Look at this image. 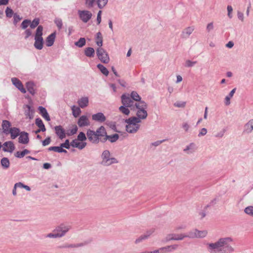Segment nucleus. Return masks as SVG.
Masks as SVG:
<instances>
[{"mask_svg": "<svg viewBox=\"0 0 253 253\" xmlns=\"http://www.w3.org/2000/svg\"><path fill=\"white\" fill-rule=\"evenodd\" d=\"M233 239L231 237L219 238L213 243H207V251L210 253H234L235 249L232 246Z\"/></svg>", "mask_w": 253, "mask_h": 253, "instance_id": "1", "label": "nucleus"}, {"mask_svg": "<svg viewBox=\"0 0 253 253\" xmlns=\"http://www.w3.org/2000/svg\"><path fill=\"white\" fill-rule=\"evenodd\" d=\"M135 117H131L126 119L125 122L127 124L126 126V130L129 133H136L140 128V123Z\"/></svg>", "mask_w": 253, "mask_h": 253, "instance_id": "2", "label": "nucleus"}, {"mask_svg": "<svg viewBox=\"0 0 253 253\" xmlns=\"http://www.w3.org/2000/svg\"><path fill=\"white\" fill-rule=\"evenodd\" d=\"M43 29L42 26L39 25L36 29L35 35V42L34 45L35 48L39 50H41L43 48L44 42L42 38Z\"/></svg>", "mask_w": 253, "mask_h": 253, "instance_id": "3", "label": "nucleus"}, {"mask_svg": "<svg viewBox=\"0 0 253 253\" xmlns=\"http://www.w3.org/2000/svg\"><path fill=\"white\" fill-rule=\"evenodd\" d=\"M111 154L109 150H106L103 151L101 155V158L102 161L101 164L104 166H109L114 164H117L119 163L118 161L114 157H110Z\"/></svg>", "mask_w": 253, "mask_h": 253, "instance_id": "4", "label": "nucleus"}, {"mask_svg": "<svg viewBox=\"0 0 253 253\" xmlns=\"http://www.w3.org/2000/svg\"><path fill=\"white\" fill-rule=\"evenodd\" d=\"M96 54L98 59L103 63H108L110 58L106 50L102 47H98L96 49Z\"/></svg>", "mask_w": 253, "mask_h": 253, "instance_id": "5", "label": "nucleus"}, {"mask_svg": "<svg viewBox=\"0 0 253 253\" xmlns=\"http://www.w3.org/2000/svg\"><path fill=\"white\" fill-rule=\"evenodd\" d=\"M71 229V226L67 225L64 224H61L56 227L54 232L57 233L59 236V237L61 238L65 235L66 233Z\"/></svg>", "mask_w": 253, "mask_h": 253, "instance_id": "6", "label": "nucleus"}, {"mask_svg": "<svg viewBox=\"0 0 253 253\" xmlns=\"http://www.w3.org/2000/svg\"><path fill=\"white\" fill-rule=\"evenodd\" d=\"M78 13L80 19L85 23H87L91 18L92 16L91 12L85 10H79L78 11Z\"/></svg>", "mask_w": 253, "mask_h": 253, "instance_id": "7", "label": "nucleus"}, {"mask_svg": "<svg viewBox=\"0 0 253 253\" xmlns=\"http://www.w3.org/2000/svg\"><path fill=\"white\" fill-rule=\"evenodd\" d=\"M122 103V104L125 106H127L130 108L131 110V108H133L134 105V102L133 101V99L129 96V95L124 94L121 96Z\"/></svg>", "mask_w": 253, "mask_h": 253, "instance_id": "8", "label": "nucleus"}, {"mask_svg": "<svg viewBox=\"0 0 253 253\" xmlns=\"http://www.w3.org/2000/svg\"><path fill=\"white\" fill-rule=\"evenodd\" d=\"M86 135L88 140L91 143L94 144L99 143L100 139L98 138V135L95 133L94 130L90 129H88L86 132Z\"/></svg>", "mask_w": 253, "mask_h": 253, "instance_id": "9", "label": "nucleus"}, {"mask_svg": "<svg viewBox=\"0 0 253 253\" xmlns=\"http://www.w3.org/2000/svg\"><path fill=\"white\" fill-rule=\"evenodd\" d=\"M54 131L56 135L60 139H63L66 137V132L64 128L60 125L54 127Z\"/></svg>", "mask_w": 253, "mask_h": 253, "instance_id": "10", "label": "nucleus"}, {"mask_svg": "<svg viewBox=\"0 0 253 253\" xmlns=\"http://www.w3.org/2000/svg\"><path fill=\"white\" fill-rule=\"evenodd\" d=\"M253 130V119L250 120L246 123L243 127V133L244 134H250Z\"/></svg>", "mask_w": 253, "mask_h": 253, "instance_id": "11", "label": "nucleus"}, {"mask_svg": "<svg viewBox=\"0 0 253 253\" xmlns=\"http://www.w3.org/2000/svg\"><path fill=\"white\" fill-rule=\"evenodd\" d=\"M11 82L13 85H14L22 93H25L26 91L24 87L22 82L16 78H12Z\"/></svg>", "mask_w": 253, "mask_h": 253, "instance_id": "12", "label": "nucleus"}, {"mask_svg": "<svg viewBox=\"0 0 253 253\" xmlns=\"http://www.w3.org/2000/svg\"><path fill=\"white\" fill-rule=\"evenodd\" d=\"M80 127H84L90 125V122L86 116L83 115L80 117L77 122Z\"/></svg>", "mask_w": 253, "mask_h": 253, "instance_id": "13", "label": "nucleus"}, {"mask_svg": "<svg viewBox=\"0 0 253 253\" xmlns=\"http://www.w3.org/2000/svg\"><path fill=\"white\" fill-rule=\"evenodd\" d=\"M147 108V103L144 101L141 100L134 103L133 107L131 108V110H146Z\"/></svg>", "mask_w": 253, "mask_h": 253, "instance_id": "14", "label": "nucleus"}, {"mask_svg": "<svg viewBox=\"0 0 253 253\" xmlns=\"http://www.w3.org/2000/svg\"><path fill=\"white\" fill-rule=\"evenodd\" d=\"M136 115L135 118L139 120V122L141 123V120H144L147 117L148 113L146 110L141 109L137 110Z\"/></svg>", "mask_w": 253, "mask_h": 253, "instance_id": "15", "label": "nucleus"}, {"mask_svg": "<svg viewBox=\"0 0 253 253\" xmlns=\"http://www.w3.org/2000/svg\"><path fill=\"white\" fill-rule=\"evenodd\" d=\"M184 238V234H170L167 235L166 238V241L168 242L171 240H182Z\"/></svg>", "mask_w": 253, "mask_h": 253, "instance_id": "16", "label": "nucleus"}, {"mask_svg": "<svg viewBox=\"0 0 253 253\" xmlns=\"http://www.w3.org/2000/svg\"><path fill=\"white\" fill-rule=\"evenodd\" d=\"M4 146L2 150L4 152H12L15 149V146L12 141H6L3 143Z\"/></svg>", "mask_w": 253, "mask_h": 253, "instance_id": "17", "label": "nucleus"}, {"mask_svg": "<svg viewBox=\"0 0 253 253\" xmlns=\"http://www.w3.org/2000/svg\"><path fill=\"white\" fill-rule=\"evenodd\" d=\"M92 119L93 121L99 123H103L105 121L106 118L105 115L103 114V113L101 112H99L96 114L92 115Z\"/></svg>", "mask_w": 253, "mask_h": 253, "instance_id": "18", "label": "nucleus"}, {"mask_svg": "<svg viewBox=\"0 0 253 253\" xmlns=\"http://www.w3.org/2000/svg\"><path fill=\"white\" fill-rule=\"evenodd\" d=\"M19 142L20 143L26 144L29 141V134L25 131H22L20 133V136L18 138Z\"/></svg>", "mask_w": 253, "mask_h": 253, "instance_id": "19", "label": "nucleus"}, {"mask_svg": "<svg viewBox=\"0 0 253 253\" xmlns=\"http://www.w3.org/2000/svg\"><path fill=\"white\" fill-rule=\"evenodd\" d=\"M25 109V115L30 119H33L34 117V110L31 108L29 105H25L24 106Z\"/></svg>", "mask_w": 253, "mask_h": 253, "instance_id": "20", "label": "nucleus"}, {"mask_svg": "<svg viewBox=\"0 0 253 253\" xmlns=\"http://www.w3.org/2000/svg\"><path fill=\"white\" fill-rule=\"evenodd\" d=\"M55 38L56 32H53L48 36L45 40L46 46L48 47L51 46L54 43Z\"/></svg>", "mask_w": 253, "mask_h": 253, "instance_id": "21", "label": "nucleus"}, {"mask_svg": "<svg viewBox=\"0 0 253 253\" xmlns=\"http://www.w3.org/2000/svg\"><path fill=\"white\" fill-rule=\"evenodd\" d=\"M154 231V229H151L147 231L144 235H142L135 241V244H138L142 242L143 240L147 239Z\"/></svg>", "mask_w": 253, "mask_h": 253, "instance_id": "22", "label": "nucleus"}, {"mask_svg": "<svg viewBox=\"0 0 253 253\" xmlns=\"http://www.w3.org/2000/svg\"><path fill=\"white\" fill-rule=\"evenodd\" d=\"M177 247L178 245L175 244L160 248V250H161L162 253H168L176 250Z\"/></svg>", "mask_w": 253, "mask_h": 253, "instance_id": "23", "label": "nucleus"}, {"mask_svg": "<svg viewBox=\"0 0 253 253\" xmlns=\"http://www.w3.org/2000/svg\"><path fill=\"white\" fill-rule=\"evenodd\" d=\"M196 150V144L194 143H191L186 146L183 151L187 154H193Z\"/></svg>", "mask_w": 253, "mask_h": 253, "instance_id": "24", "label": "nucleus"}, {"mask_svg": "<svg viewBox=\"0 0 253 253\" xmlns=\"http://www.w3.org/2000/svg\"><path fill=\"white\" fill-rule=\"evenodd\" d=\"M20 129L17 127H13L9 129V133H10L11 138L12 139L16 138L18 136L20 135Z\"/></svg>", "mask_w": 253, "mask_h": 253, "instance_id": "25", "label": "nucleus"}, {"mask_svg": "<svg viewBox=\"0 0 253 253\" xmlns=\"http://www.w3.org/2000/svg\"><path fill=\"white\" fill-rule=\"evenodd\" d=\"M35 86V84L33 82H28L26 84L27 90L32 95H34L36 94Z\"/></svg>", "mask_w": 253, "mask_h": 253, "instance_id": "26", "label": "nucleus"}, {"mask_svg": "<svg viewBox=\"0 0 253 253\" xmlns=\"http://www.w3.org/2000/svg\"><path fill=\"white\" fill-rule=\"evenodd\" d=\"M11 126L10 122L7 120H3L2 121L1 126L3 129V132L4 133L7 134L9 133V129Z\"/></svg>", "mask_w": 253, "mask_h": 253, "instance_id": "27", "label": "nucleus"}, {"mask_svg": "<svg viewBox=\"0 0 253 253\" xmlns=\"http://www.w3.org/2000/svg\"><path fill=\"white\" fill-rule=\"evenodd\" d=\"M71 146L74 148H78L82 150L84 148L86 145V142H79L76 139L73 140L71 142Z\"/></svg>", "mask_w": 253, "mask_h": 253, "instance_id": "28", "label": "nucleus"}, {"mask_svg": "<svg viewBox=\"0 0 253 253\" xmlns=\"http://www.w3.org/2000/svg\"><path fill=\"white\" fill-rule=\"evenodd\" d=\"M38 110L40 112V114L47 121H49L50 120V117L48 115V113H47L46 109L44 107H43L42 106H39L38 107Z\"/></svg>", "mask_w": 253, "mask_h": 253, "instance_id": "29", "label": "nucleus"}, {"mask_svg": "<svg viewBox=\"0 0 253 253\" xmlns=\"http://www.w3.org/2000/svg\"><path fill=\"white\" fill-rule=\"evenodd\" d=\"M194 30L193 27H188L185 28L181 34L182 38L186 39L192 33Z\"/></svg>", "mask_w": 253, "mask_h": 253, "instance_id": "30", "label": "nucleus"}, {"mask_svg": "<svg viewBox=\"0 0 253 253\" xmlns=\"http://www.w3.org/2000/svg\"><path fill=\"white\" fill-rule=\"evenodd\" d=\"M78 103L81 108H84L88 104V99L86 97H82L78 100Z\"/></svg>", "mask_w": 253, "mask_h": 253, "instance_id": "31", "label": "nucleus"}, {"mask_svg": "<svg viewBox=\"0 0 253 253\" xmlns=\"http://www.w3.org/2000/svg\"><path fill=\"white\" fill-rule=\"evenodd\" d=\"M95 39L96 44L99 47H101L103 45V37L101 32H99L96 33Z\"/></svg>", "mask_w": 253, "mask_h": 253, "instance_id": "32", "label": "nucleus"}, {"mask_svg": "<svg viewBox=\"0 0 253 253\" xmlns=\"http://www.w3.org/2000/svg\"><path fill=\"white\" fill-rule=\"evenodd\" d=\"M95 133L98 135V138L100 139V137L106 135L107 132L105 127L103 126H101L97 129L96 131H95Z\"/></svg>", "mask_w": 253, "mask_h": 253, "instance_id": "33", "label": "nucleus"}, {"mask_svg": "<svg viewBox=\"0 0 253 253\" xmlns=\"http://www.w3.org/2000/svg\"><path fill=\"white\" fill-rule=\"evenodd\" d=\"M84 54L88 57H93L95 54L94 49L92 47H87L84 49Z\"/></svg>", "mask_w": 253, "mask_h": 253, "instance_id": "34", "label": "nucleus"}, {"mask_svg": "<svg viewBox=\"0 0 253 253\" xmlns=\"http://www.w3.org/2000/svg\"><path fill=\"white\" fill-rule=\"evenodd\" d=\"M236 88H233L225 98V104L226 105H229L230 104V99L233 97L236 91Z\"/></svg>", "mask_w": 253, "mask_h": 253, "instance_id": "35", "label": "nucleus"}, {"mask_svg": "<svg viewBox=\"0 0 253 253\" xmlns=\"http://www.w3.org/2000/svg\"><path fill=\"white\" fill-rule=\"evenodd\" d=\"M35 124L40 128H41L42 131L44 132L46 130L44 125L41 119L37 118L35 121Z\"/></svg>", "mask_w": 253, "mask_h": 253, "instance_id": "36", "label": "nucleus"}, {"mask_svg": "<svg viewBox=\"0 0 253 253\" xmlns=\"http://www.w3.org/2000/svg\"><path fill=\"white\" fill-rule=\"evenodd\" d=\"M196 229H194L192 230H191L187 232L186 234H184V238H197V235L196 233Z\"/></svg>", "mask_w": 253, "mask_h": 253, "instance_id": "37", "label": "nucleus"}, {"mask_svg": "<svg viewBox=\"0 0 253 253\" xmlns=\"http://www.w3.org/2000/svg\"><path fill=\"white\" fill-rule=\"evenodd\" d=\"M85 245V243H81L79 244H66L62 247L63 248H76L83 247Z\"/></svg>", "mask_w": 253, "mask_h": 253, "instance_id": "38", "label": "nucleus"}, {"mask_svg": "<svg viewBox=\"0 0 253 253\" xmlns=\"http://www.w3.org/2000/svg\"><path fill=\"white\" fill-rule=\"evenodd\" d=\"M72 110L73 115L75 118L78 117L81 113V110L80 107H76L75 105H73L72 107Z\"/></svg>", "mask_w": 253, "mask_h": 253, "instance_id": "39", "label": "nucleus"}, {"mask_svg": "<svg viewBox=\"0 0 253 253\" xmlns=\"http://www.w3.org/2000/svg\"><path fill=\"white\" fill-rule=\"evenodd\" d=\"M97 67L99 69L100 72L104 75L108 76L109 74V71L107 69L101 64H98L97 65Z\"/></svg>", "mask_w": 253, "mask_h": 253, "instance_id": "40", "label": "nucleus"}, {"mask_svg": "<svg viewBox=\"0 0 253 253\" xmlns=\"http://www.w3.org/2000/svg\"><path fill=\"white\" fill-rule=\"evenodd\" d=\"M1 165L4 169H7L9 167L10 163L7 158L4 157L1 160Z\"/></svg>", "mask_w": 253, "mask_h": 253, "instance_id": "41", "label": "nucleus"}, {"mask_svg": "<svg viewBox=\"0 0 253 253\" xmlns=\"http://www.w3.org/2000/svg\"><path fill=\"white\" fill-rule=\"evenodd\" d=\"M119 138V136L118 134L115 133L113 135H110L107 136V138L108 140L111 143H114L116 142Z\"/></svg>", "mask_w": 253, "mask_h": 253, "instance_id": "42", "label": "nucleus"}, {"mask_svg": "<svg viewBox=\"0 0 253 253\" xmlns=\"http://www.w3.org/2000/svg\"><path fill=\"white\" fill-rule=\"evenodd\" d=\"M86 41L84 38H81L75 42V44L79 47H82L85 44Z\"/></svg>", "mask_w": 253, "mask_h": 253, "instance_id": "43", "label": "nucleus"}, {"mask_svg": "<svg viewBox=\"0 0 253 253\" xmlns=\"http://www.w3.org/2000/svg\"><path fill=\"white\" fill-rule=\"evenodd\" d=\"M196 232L197 235V238H203L205 237L208 234L206 230L200 231L196 229Z\"/></svg>", "mask_w": 253, "mask_h": 253, "instance_id": "44", "label": "nucleus"}, {"mask_svg": "<svg viewBox=\"0 0 253 253\" xmlns=\"http://www.w3.org/2000/svg\"><path fill=\"white\" fill-rule=\"evenodd\" d=\"M130 97L133 99V100L136 101H139L141 100V97L138 95L137 92L135 91H132L130 93Z\"/></svg>", "mask_w": 253, "mask_h": 253, "instance_id": "45", "label": "nucleus"}, {"mask_svg": "<svg viewBox=\"0 0 253 253\" xmlns=\"http://www.w3.org/2000/svg\"><path fill=\"white\" fill-rule=\"evenodd\" d=\"M40 23V19L39 18H35L31 23H30V27L31 29H34L37 26L38 27L39 24Z\"/></svg>", "mask_w": 253, "mask_h": 253, "instance_id": "46", "label": "nucleus"}, {"mask_svg": "<svg viewBox=\"0 0 253 253\" xmlns=\"http://www.w3.org/2000/svg\"><path fill=\"white\" fill-rule=\"evenodd\" d=\"M127 106H125L124 105L119 107V110L123 113V114L128 115L129 114L130 111L129 109L127 108Z\"/></svg>", "mask_w": 253, "mask_h": 253, "instance_id": "47", "label": "nucleus"}, {"mask_svg": "<svg viewBox=\"0 0 253 253\" xmlns=\"http://www.w3.org/2000/svg\"><path fill=\"white\" fill-rule=\"evenodd\" d=\"M108 0H97L98 7L100 9L103 8L107 3Z\"/></svg>", "mask_w": 253, "mask_h": 253, "instance_id": "48", "label": "nucleus"}, {"mask_svg": "<svg viewBox=\"0 0 253 253\" xmlns=\"http://www.w3.org/2000/svg\"><path fill=\"white\" fill-rule=\"evenodd\" d=\"M5 14H6V17H7L8 18H11V17H12V16H14V14L13 10L9 7H6V10H5Z\"/></svg>", "mask_w": 253, "mask_h": 253, "instance_id": "49", "label": "nucleus"}, {"mask_svg": "<svg viewBox=\"0 0 253 253\" xmlns=\"http://www.w3.org/2000/svg\"><path fill=\"white\" fill-rule=\"evenodd\" d=\"M78 131V127L76 126H75L74 128H72L71 129L68 130L66 132V134L67 136H71L77 133Z\"/></svg>", "mask_w": 253, "mask_h": 253, "instance_id": "50", "label": "nucleus"}, {"mask_svg": "<svg viewBox=\"0 0 253 253\" xmlns=\"http://www.w3.org/2000/svg\"><path fill=\"white\" fill-rule=\"evenodd\" d=\"M54 23L56 24V26L58 27L59 30H60L62 28V21L60 18H56L54 20Z\"/></svg>", "mask_w": 253, "mask_h": 253, "instance_id": "51", "label": "nucleus"}, {"mask_svg": "<svg viewBox=\"0 0 253 253\" xmlns=\"http://www.w3.org/2000/svg\"><path fill=\"white\" fill-rule=\"evenodd\" d=\"M60 147H63L65 149H69L71 146V143H70L69 139H66L64 143L60 144Z\"/></svg>", "mask_w": 253, "mask_h": 253, "instance_id": "52", "label": "nucleus"}, {"mask_svg": "<svg viewBox=\"0 0 253 253\" xmlns=\"http://www.w3.org/2000/svg\"><path fill=\"white\" fill-rule=\"evenodd\" d=\"M31 20L29 19L24 20L21 24V27L23 29H26L30 25Z\"/></svg>", "mask_w": 253, "mask_h": 253, "instance_id": "53", "label": "nucleus"}, {"mask_svg": "<svg viewBox=\"0 0 253 253\" xmlns=\"http://www.w3.org/2000/svg\"><path fill=\"white\" fill-rule=\"evenodd\" d=\"M244 211L246 213L253 216V206H249L246 208Z\"/></svg>", "mask_w": 253, "mask_h": 253, "instance_id": "54", "label": "nucleus"}, {"mask_svg": "<svg viewBox=\"0 0 253 253\" xmlns=\"http://www.w3.org/2000/svg\"><path fill=\"white\" fill-rule=\"evenodd\" d=\"M77 139L79 141H84L86 140V136L84 132H80L77 136Z\"/></svg>", "mask_w": 253, "mask_h": 253, "instance_id": "55", "label": "nucleus"}, {"mask_svg": "<svg viewBox=\"0 0 253 253\" xmlns=\"http://www.w3.org/2000/svg\"><path fill=\"white\" fill-rule=\"evenodd\" d=\"M197 63V61H192L190 60H187L185 62V66L187 67H191L194 66Z\"/></svg>", "mask_w": 253, "mask_h": 253, "instance_id": "56", "label": "nucleus"}, {"mask_svg": "<svg viewBox=\"0 0 253 253\" xmlns=\"http://www.w3.org/2000/svg\"><path fill=\"white\" fill-rule=\"evenodd\" d=\"M186 105L185 102L177 101L174 103V106L178 108H184Z\"/></svg>", "mask_w": 253, "mask_h": 253, "instance_id": "57", "label": "nucleus"}, {"mask_svg": "<svg viewBox=\"0 0 253 253\" xmlns=\"http://www.w3.org/2000/svg\"><path fill=\"white\" fill-rule=\"evenodd\" d=\"M96 0H85V4L89 8L92 7Z\"/></svg>", "mask_w": 253, "mask_h": 253, "instance_id": "58", "label": "nucleus"}, {"mask_svg": "<svg viewBox=\"0 0 253 253\" xmlns=\"http://www.w3.org/2000/svg\"><path fill=\"white\" fill-rule=\"evenodd\" d=\"M51 142V138L50 137H47L44 140L42 141V144L43 146L48 145Z\"/></svg>", "mask_w": 253, "mask_h": 253, "instance_id": "59", "label": "nucleus"}, {"mask_svg": "<svg viewBox=\"0 0 253 253\" xmlns=\"http://www.w3.org/2000/svg\"><path fill=\"white\" fill-rule=\"evenodd\" d=\"M226 131V129L224 128L222 130L218 132L216 134H215V136L216 137L221 138L224 135Z\"/></svg>", "mask_w": 253, "mask_h": 253, "instance_id": "60", "label": "nucleus"}, {"mask_svg": "<svg viewBox=\"0 0 253 253\" xmlns=\"http://www.w3.org/2000/svg\"><path fill=\"white\" fill-rule=\"evenodd\" d=\"M217 201V199L216 198H214V199L211 200V202L210 203V204L209 205H207L205 207V210H206L208 207L215 204L216 203Z\"/></svg>", "mask_w": 253, "mask_h": 253, "instance_id": "61", "label": "nucleus"}, {"mask_svg": "<svg viewBox=\"0 0 253 253\" xmlns=\"http://www.w3.org/2000/svg\"><path fill=\"white\" fill-rule=\"evenodd\" d=\"M166 140V139H163V140H161L156 141L155 142L152 143L151 145H153V146H154L156 147L160 145L161 143L165 142Z\"/></svg>", "mask_w": 253, "mask_h": 253, "instance_id": "62", "label": "nucleus"}, {"mask_svg": "<svg viewBox=\"0 0 253 253\" xmlns=\"http://www.w3.org/2000/svg\"><path fill=\"white\" fill-rule=\"evenodd\" d=\"M14 23H17L19 21H20L22 18L20 17L19 15H18L17 13H14Z\"/></svg>", "mask_w": 253, "mask_h": 253, "instance_id": "63", "label": "nucleus"}, {"mask_svg": "<svg viewBox=\"0 0 253 253\" xmlns=\"http://www.w3.org/2000/svg\"><path fill=\"white\" fill-rule=\"evenodd\" d=\"M207 133V130L206 128H203L199 133L198 134V136L200 137L201 136L205 135Z\"/></svg>", "mask_w": 253, "mask_h": 253, "instance_id": "64", "label": "nucleus"}]
</instances>
